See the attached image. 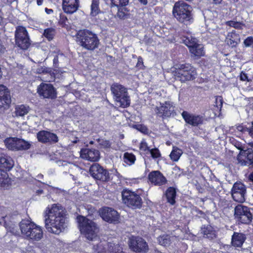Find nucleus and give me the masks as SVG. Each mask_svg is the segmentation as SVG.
Returning <instances> with one entry per match:
<instances>
[{
  "label": "nucleus",
  "instance_id": "obj_1",
  "mask_svg": "<svg viewBox=\"0 0 253 253\" xmlns=\"http://www.w3.org/2000/svg\"><path fill=\"white\" fill-rule=\"evenodd\" d=\"M66 211L61 206L53 204L45 211V227L48 232L59 234L66 227Z\"/></svg>",
  "mask_w": 253,
  "mask_h": 253
},
{
  "label": "nucleus",
  "instance_id": "obj_2",
  "mask_svg": "<svg viewBox=\"0 0 253 253\" xmlns=\"http://www.w3.org/2000/svg\"><path fill=\"white\" fill-rule=\"evenodd\" d=\"M22 236L31 242H38L42 239L43 232L42 227L29 220H22L19 224Z\"/></svg>",
  "mask_w": 253,
  "mask_h": 253
},
{
  "label": "nucleus",
  "instance_id": "obj_3",
  "mask_svg": "<svg viewBox=\"0 0 253 253\" xmlns=\"http://www.w3.org/2000/svg\"><path fill=\"white\" fill-rule=\"evenodd\" d=\"M77 220L81 233L87 240L92 241L97 238L99 228L95 222L82 215L78 216Z\"/></svg>",
  "mask_w": 253,
  "mask_h": 253
},
{
  "label": "nucleus",
  "instance_id": "obj_4",
  "mask_svg": "<svg viewBox=\"0 0 253 253\" xmlns=\"http://www.w3.org/2000/svg\"><path fill=\"white\" fill-rule=\"evenodd\" d=\"M77 42L84 48L93 50L98 47L99 40L97 36L87 30L79 31L77 34Z\"/></svg>",
  "mask_w": 253,
  "mask_h": 253
},
{
  "label": "nucleus",
  "instance_id": "obj_5",
  "mask_svg": "<svg viewBox=\"0 0 253 253\" xmlns=\"http://www.w3.org/2000/svg\"><path fill=\"white\" fill-rule=\"evenodd\" d=\"M192 7L183 1L176 2L173 6L172 13L174 17L181 23L189 22L192 18Z\"/></svg>",
  "mask_w": 253,
  "mask_h": 253
},
{
  "label": "nucleus",
  "instance_id": "obj_6",
  "mask_svg": "<svg viewBox=\"0 0 253 253\" xmlns=\"http://www.w3.org/2000/svg\"><path fill=\"white\" fill-rule=\"evenodd\" d=\"M111 90L114 99L120 106L126 107L129 105V97L125 87L118 84H114L111 87Z\"/></svg>",
  "mask_w": 253,
  "mask_h": 253
},
{
  "label": "nucleus",
  "instance_id": "obj_7",
  "mask_svg": "<svg viewBox=\"0 0 253 253\" xmlns=\"http://www.w3.org/2000/svg\"><path fill=\"white\" fill-rule=\"evenodd\" d=\"M196 72L193 67L189 64H181L175 68L174 76L175 79L185 82L193 80L195 78Z\"/></svg>",
  "mask_w": 253,
  "mask_h": 253
},
{
  "label": "nucleus",
  "instance_id": "obj_8",
  "mask_svg": "<svg viewBox=\"0 0 253 253\" xmlns=\"http://www.w3.org/2000/svg\"><path fill=\"white\" fill-rule=\"evenodd\" d=\"M123 203L132 209L140 208L141 206L142 199L140 196L134 192L125 189L122 192Z\"/></svg>",
  "mask_w": 253,
  "mask_h": 253
},
{
  "label": "nucleus",
  "instance_id": "obj_9",
  "mask_svg": "<svg viewBox=\"0 0 253 253\" xmlns=\"http://www.w3.org/2000/svg\"><path fill=\"white\" fill-rule=\"evenodd\" d=\"M234 145L240 150L237 156L238 164L242 166L249 164L253 158V150L252 148H248V146L246 144H242L240 142L236 141Z\"/></svg>",
  "mask_w": 253,
  "mask_h": 253
},
{
  "label": "nucleus",
  "instance_id": "obj_10",
  "mask_svg": "<svg viewBox=\"0 0 253 253\" xmlns=\"http://www.w3.org/2000/svg\"><path fill=\"white\" fill-rule=\"evenodd\" d=\"M16 44L22 49H27L31 43L28 32L25 27L18 26L15 32Z\"/></svg>",
  "mask_w": 253,
  "mask_h": 253
},
{
  "label": "nucleus",
  "instance_id": "obj_11",
  "mask_svg": "<svg viewBox=\"0 0 253 253\" xmlns=\"http://www.w3.org/2000/svg\"><path fill=\"white\" fill-rule=\"evenodd\" d=\"M4 143L8 149L13 151L27 150L31 146L28 141L17 137L7 138L4 141Z\"/></svg>",
  "mask_w": 253,
  "mask_h": 253
},
{
  "label": "nucleus",
  "instance_id": "obj_12",
  "mask_svg": "<svg viewBox=\"0 0 253 253\" xmlns=\"http://www.w3.org/2000/svg\"><path fill=\"white\" fill-rule=\"evenodd\" d=\"M246 186L241 182H235L232 188L231 193L234 201L238 203H244L245 201Z\"/></svg>",
  "mask_w": 253,
  "mask_h": 253
},
{
  "label": "nucleus",
  "instance_id": "obj_13",
  "mask_svg": "<svg viewBox=\"0 0 253 253\" xmlns=\"http://www.w3.org/2000/svg\"><path fill=\"white\" fill-rule=\"evenodd\" d=\"M235 216L240 222L244 224H249L252 220V214L249 209L241 205L235 207Z\"/></svg>",
  "mask_w": 253,
  "mask_h": 253
},
{
  "label": "nucleus",
  "instance_id": "obj_14",
  "mask_svg": "<svg viewBox=\"0 0 253 253\" xmlns=\"http://www.w3.org/2000/svg\"><path fill=\"white\" fill-rule=\"evenodd\" d=\"M37 93L43 98L53 99L57 97L56 89L50 84H41L38 87Z\"/></svg>",
  "mask_w": 253,
  "mask_h": 253
},
{
  "label": "nucleus",
  "instance_id": "obj_15",
  "mask_svg": "<svg viewBox=\"0 0 253 253\" xmlns=\"http://www.w3.org/2000/svg\"><path fill=\"white\" fill-rule=\"evenodd\" d=\"M160 106H157L155 111L156 113L163 119L169 118L174 114V107L173 103L169 101L160 103Z\"/></svg>",
  "mask_w": 253,
  "mask_h": 253
},
{
  "label": "nucleus",
  "instance_id": "obj_16",
  "mask_svg": "<svg viewBox=\"0 0 253 253\" xmlns=\"http://www.w3.org/2000/svg\"><path fill=\"white\" fill-rule=\"evenodd\" d=\"M129 246L132 251L138 253H145L149 250L148 245L145 240L139 237L131 238Z\"/></svg>",
  "mask_w": 253,
  "mask_h": 253
},
{
  "label": "nucleus",
  "instance_id": "obj_17",
  "mask_svg": "<svg viewBox=\"0 0 253 253\" xmlns=\"http://www.w3.org/2000/svg\"><path fill=\"white\" fill-rule=\"evenodd\" d=\"M100 214L102 219L105 221L113 223H117L119 222V214L112 208H104L101 210Z\"/></svg>",
  "mask_w": 253,
  "mask_h": 253
},
{
  "label": "nucleus",
  "instance_id": "obj_18",
  "mask_svg": "<svg viewBox=\"0 0 253 253\" xmlns=\"http://www.w3.org/2000/svg\"><path fill=\"white\" fill-rule=\"evenodd\" d=\"M91 175L95 179L107 181L109 179V173L98 164H94L89 169Z\"/></svg>",
  "mask_w": 253,
  "mask_h": 253
},
{
  "label": "nucleus",
  "instance_id": "obj_19",
  "mask_svg": "<svg viewBox=\"0 0 253 253\" xmlns=\"http://www.w3.org/2000/svg\"><path fill=\"white\" fill-rule=\"evenodd\" d=\"M37 137L39 142L45 144H55L58 141V137L56 134L46 130L38 132Z\"/></svg>",
  "mask_w": 253,
  "mask_h": 253
},
{
  "label": "nucleus",
  "instance_id": "obj_20",
  "mask_svg": "<svg viewBox=\"0 0 253 253\" xmlns=\"http://www.w3.org/2000/svg\"><path fill=\"white\" fill-rule=\"evenodd\" d=\"M82 158L90 162H97L100 159V152L94 149H84L80 152Z\"/></svg>",
  "mask_w": 253,
  "mask_h": 253
},
{
  "label": "nucleus",
  "instance_id": "obj_21",
  "mask_svg": "<svg viewBox=\"0 0 253 253\" xmlns=\"http://www.w3.org/2000/svg\"><path fill=\"white\" fill-rule=\"evenodd\" d=\"M11 103L9 91L3 85L0 84V108H7Z\"/></svg>",
  "mask_w": 253,
  "mask_h": 253
},
{
  "label": "nucleus",
  "instance_id": "obj_22",
  "mask_svg": "<svg viewBox=\"0 0 253 253\" xmlns=\"http://www.w3.org/2000/svg\"><path fill=\"white\" fill-rule=\"evenodd\" d=\"M150 182L156 185H162L167 183V179L159 171H153L148 175Z\"/></svg>",
  "mask_w": 253,
  "mask_h": 253
},
{
  "label": "nucleus",
  "instance_id": "obj_23",
  "mask_svg": "<svg viewBox=\"0 0 253 253\" xmlns=\"http://www.w3.org/2000/svg\"><path fill=\"white\" fill-rule=\"evenodd\" d=\"M215 104L212 108L208 110V115L210 118H214L216 116H219L222 106L223 99L221 96H216L215 98Z\"/></svg>",
  "mask_w": 253,
  "mask_h": 253
},
{
  "label": "nucleus",
  "instance_id": "obj_24",
  "mask_svg": "<svg viewBox=\"0 0 253 253\" xmlns=\"http://www.w3.org/2000/svg\"><path fill=\"white\" fill-rule=\"evenodd\" d=\"M79 5V0H63V9L67 13L72 14L76 12Z\"/></svg>",
  "mask_w": 253,
  "mask_h": 253
},
{
  "label": "nucleus",
  "instance_id": "obj_25",
  "mask_svg": "<svg viewBox=\"0 0 253 253\" xmlns=\"http://www.w3.org/2000/svg\"><path fill=\"white\" fill-rule=\"evenodd\" d=\"M241 41L240 36L237 34L235 31H232L228 33L225 42L230 47H236Z\"/></svg>",
  "mask_w": 253,
  "mask_h": 253
},
{
  "label": "nucleus",
  "instance_id": "obj_26",
  "mask_svg": "<svg viewBox=\"0 0 253 253\" xmlns=\"http://www.w3.org/2000/svg\"><path fill=\"white\" fill-rule=\"evenodd\" d=\"M181 115L187 123L194 126L201 124L202 121L199 116L193 115L186 111H183Z\"/></svg>",
  "mask_w": 253,
  "mask_h": 253
},
{
  "label": "nucleus",
  "instance_id": "obj_27",
  "mask_svg": "<svg viewBox=\"0 0 253 253\" xmlns=\"http://www.w3.org/2000/svg\"><path fill=\"white\" fill-rule=\"evenodd\" d=\"M14 166L12 159L4 154H0V167L5 170H9Z\"/></svg>",
  "mask_w": 253,
  "mask_h": 253
},
{
  "label": "nucleus",
  "instance_id": "obj_28",
  "mask_svg": "<svg viewBox=\"0 0 253 253\" xmlns=\"http://www.w3.org/2000/svg\"><path fill=\"white\" fill-rule=\"evenodd\" d=\"M246 239V236L243 233L234 232L232 236V245L234 247H240L244 243Z\"/></svg>",
  "mask_w": 253,
  "mask_h": 253
},
{
  "label": "nucleus",
  "instance_id": "obj_29",
  "mask_svg": "<svg viewBox=\"0 0 253 253\" xmlns=\"http://www.w3.org/2000/svg\"><path fill=\"white\" fill-rule=\"evenodd\" d=\"M166 196L167 199V201L171 205H174L175 202V189L171 187H169L166 192Z\"/></svg>",
  "mask_w": 253,
  "mask_h": 253
},
{
  "label": "nucleus",
  "instance_id": "obj_30",
  "mask_svg": "<svg viewBox=\"0 0 253 253\" xmlns=\"http://www.w3.org/2000/svg\"><path fill=\"white\" fill-rule=\"evenodd\" d=\"M190 51L196 56L200 57L204 55V46L202 44L197 43L190 48Z\"/></svg>",
  "mask_w": 253,
  "mask_h": 253
},
{
  "label": "nucleus",
  "instance_id": "obj_31",
  "mask_svg": "<svg viewBox=\"0 0 253 253\" xmlns=\"http://www.w3.org/2000/svg\"><path fill=\"white\" fill-rule=\"evenodd\" d=\"M30 110L29 106L24 105L17 106L15 107V114L16 116H24L27 114Z\"/></svg>",
  "mask_w": 253,
  "mask_h": 253
},
{
  "label": "nucleus",
  "instance_id": "obj_32",
  "mask_svg": "<svg viewBox=\"0 0 253 253\" xmlns=\"http://www.w3.org/2000/svg\"><path fill=\"white\" fill-rule=\"evenodd\" d=\"M99 0H92L91 5L90 14L92 16H95L99 12Z\"/></svg>",
  "mask_w": 253,
  "mask_h": 253
},
{
  "label": "nucleus",
  "instance_id": "obj_33",
  "mask_svg": "<svg viewBox=\"0 0 253 253\" xmlns=\"http://www.w3.org/2000/svg\"><path fill=\"white\" fill-rule=\"evenodd\" d=\"M182 154V151L177 148H174L171 152L169 156L173 161H177Z\"/></svg>",
  "mask_w": 253,
  "mask_h": 253
},
{
  "label": "nucleus",
  "instance_id": "obj_34",
  "mask_svg": "<svg viewBox=\"0 0 253 253\" xmlns=\"http://www.w3.org/2000/svg\"><path fill=\"white\" fill-rule=\"evenodd\" d=\"M124 161L126 164L131 165L134 163L135 157L133 154L126 152L124 155Z\"/></svg>",
  "mask_w": 253,
  "mask_h": 253
},
{
  "label": "nucleus",
  "instance_id": "obj_35",
  "mask_svg": "<svg viewBox=\"0 0 253 253\" xmlns=\"http://www.w3.org/2000/svg\"><path fill=\"white\" fill-rule=\"evenodd\" d=\"M183 42L190 49L197 44L196 39L193 38L191 37L185 38L183 40Z\"/></svg>",
  "mask_w": 253,
  "mask_h": 253
},
{
  "label": "nucleus",
  "instance_id": "obj_36",
  "mask_svg": "<svg viewBox=\"0 0 253 253\" xmlns=\"http://www.w3.org/2000/svg\"><path fill=\"white\" fill-rule=\"evenodd\" d=\"M225 24L227 26H228L231 27H233L237 29H242L243 26H244V24L234 21H228L225 22Z\"/></svg>",
  "mask_w": 253,
  "mask_h": 253
},
{
  "label": "nucleus",
  "instance_id": "obj_37",
  "mask_svg": "<svg viewBox=\"0 0 253 253\" xmlns=\"http://www.w3.org/2000/svg\"><path fill=\"white\" fill-rule=\"evenodd\" d=\"M216 236L215 231L211 226L207 227V238L210 240L213 239Z\"/></svg>",
  "mask_w": 253,
  "mask_h": 253
},
{
  "label": "nucleus",
  "instance_id": "obj_38",
  "mask_svg": "<svg viewBox=\"0 0 253 253\" xmlns=\"http://www.w3.org/2000/svg\"><path fill=\"white\" fill-rule=\"evenodd\" d=\"M112 5L117 7L126 6L128 2V0H110Z\"/></svg>",
  "mask_w": 253,
  "mask_h": 253
},
{
  "label": "nucleus",
  "instance_id": "obj_39",
  "mask_svg": "<svg viewBox=\"0 0 253 253\" xmlns=\"http://www.w3.org/2000/svg\"><path fill=\"white\" fill-rule=\"evenodd\" d=\"M54 33V30L52 28H48L44 30V36L49 41H50L53 38Z\"/></svg>",
  "mask_w": 253,
  "mask_h": 253
},
{
  "label": "nucleus",
  "instance_id": "obj_40",
  "mask_svg": "<svg viewBox=\"0 0 253 253\" xmlns=\"http://www.w3.org/2000/svg\"><path fill=\"white\" fill-rule=\"evenodd\" d=\"M71 170H72L73 172H74L75 173V174H76V175L71 174V175L73 176V179L75 181H76L77 179V174L81 173L82 169L79 167L75 166V165H73L71 168Z\"/></svg>",
  "mask_w": 253,
  "mask_h": 253
},
{
  "label": "nucleus",
  "instance_id": "obj_41",
  "mask_svg": "<svg viewBox=\"0 0 253 253\" xmlns=\"http://www.w3.org/2000/svg\"><path fill=\"white\" fill-rule=\"evenodd\" d=\"M66 57L62 54H59L56 57H54L53 59V65L54 67H57L58 66V63L59 60H62V59H65Z\"/></svg>",
  "mask_w": 253,
  "mask_h": 253
},
{
  "label": "nucleus",
  "instance_id": "obj_42",
  "mask_svg": "<svg viewBox=\"0 0 253 253\" xmlns=\"http://www.w3.org/2000/svg\"><path fill=\"white\" fill-rule=\"evenodd\" d=\"M149 152L152 157L154 159L158 158L161 156L160 152L157 148L151 149Z\"/></svg>",
  "mask_w": 253,
  "mask_h": 253
},
{
  "label": "nucleus",
  "instance_id": "obj_43",
  "mask_svg": "<svg viewBox=\"0 0 253 253\" xmlns=\"http://www.w3.org/2000/svg\"><path fill=\"white\" fill-rule=\"evenodd\" d=\"M210 172L211 173V175H210L211 181L212 182H213V184H212V183L210 184V183H208V184H209V186H211V187H212V188L214 189V188L218 184V181H217V179L214 175L212 176V173L211 170H210Z\"/></svg>",
  "mask_w": 253,
  "mask_h": 253
},
{
  "label": "nucleus",
  "instance_id": "obj_44",
  "mask_svg": "<svg viewBox=\"0 0 253 253\" xmlns=\"http://www.w3.org/2000/svg\"><path fill=\"white\" fill-rule=\"evenodd\" d=\"M159 243L163 246H166L169 243V240L164 236H161L159 238Z\"/></svg>",
  "mask_w": 253,
  "mask_h": 253
},
{
  "label": "nucleus",
  "instance_id": "obj_45",
  "mask_svg": "<svg viewBox=\"0 0 253 253\" xmlns=\"http://www.w3.org/2000/svg\"><path fill=\"white\" fill-rule=\"evenodd\" d=\"M51 69L46 67H41L37 69V72L39 74L50 73Z\"/></svg>",
  "mask_w": 253,
  "mask_h": 253
},
{
  "label": "nucleus",
  "instance_id": "obj_46",
  "mask_svg": "<svg viewBox=\"0 0 253 253\" xmlns=\"http://www.w3.org/2000/svg\"><path fill=\"white\" fill-rule=\"evenodd\" d=\"M139 148L142 151H143L146 153L147 152H149L150 151V149H149L147 144L144 141H142L141 142Z\"/></svg>",
  "mask_w": 253,
  "mask_h": 253
},
{
  "label": "nucleus",
  "instance_id": "obj_47",
  "mask_svg": "<svg viewBox=\"0 0 253 253\" xmlns=\"http://www.w3.org/2000/svg\"><path fill=\"white\" fill-rule=\"evenodd\" d=\"M246 46H250L253 44V37H248L244 42Z\"/></svg>",
  "mask_w": 253,
  "mask_h": 253
},
{
  "label": "nucleus",
  "instance_id": "obj_48",
  "mask_svg": "<svg viewBox=\"0 0 253 253\" xmlns=\"http://www.w3.org/2000/svg\"><path fill=\"white\" fill-rule=\"evenodd\" d=\"M124 10H125V8H118L117 16L120 18H124L126 15Z\"/></svg>",
  "mask_w": 253,
  "mask_h": 253
},
{
  "label": "nucleus",
  "instance_id": "obj_49",
  "mask_svg": "<svg viewBox=\"0 0 253 253\" xmlns=\"http://www.w3.org/2000/svg\"><path fill=\"white\" fill-rule=\"evenodd\" d=\"M240 78L241 81H247L250 82L251 81V80L248 78L247 74H246L244 72H242L240 74Z\"/></svg>",
  "mask_w": 253,
  "mask_h": 253
},
{
  "label": "nucleus",
  "instance_id": "obj_50",
  "mask_svg": "<svg viewBox=\"0 0 253 253\" xmlns=\"http://www.w3.org/2000/svg\"><path fill=\"white\" fill-rule=\"evenodd\" d=\"M7 177V173L3 170L0 169V183L2 182Z\"/></svg>",
  "mask_w": 253,
  "mask_h": 253
},
{
  "label": "nucleus",
  "instance_id": "obj_51",
  "mask_svg": "<svg viewBox=\"0 0 253 253\" xmlns=\"http://www.w3.org/2000/svg\"><path fill=\"white\" fill-rule=\"evenodd\" d=\"M236 129L237 131L240 132H245L246 131L249 132V128L245 127L243 126L239 125L236 127Z\"/></svg>",
  "mask_w": 253,
  "mask_h": 253
},
{
  "label": "nucleus",
  "instance_id": "obj_52",
  "mask_svg": "<svg viewBox=\"0 0 253 253\" xmlns=\"http://www.w3.org/2000/svg\"><path fill=\"white\" fill-rule=\"evenodd\" d=\"M222 0H208V2L214 4H218L221 3Z\"/></svg>",
  "mask_w": 253,
  "mask_h": 253
},
{
  "label": "nucleus",
  "instance_id": "obj_53",
  "mask_svg": "<svg viewBox=\"0 0 253 253\" xmlns=\"http://www.w3.org/2000/svg\"><path fill=\"white\" fill-rule=\"evenodd\" d=\"M249 134L252 138H253V126H252L251 128H249Z\"/></svg>",
  "mask_w": 253,
  "mask_h": 253
},
{
  "label": "nucleus",
  "instance_id": "obj_54",
  "mask_svg": "<svg viewBox=\"0 0 253 253\" xmlns=\"http://www.w3.org/2000/svg\"><path fill=\"white\" fill-rule=\"evenodd\" d=\"M101 145H103L105 147H109L110 146L109 143L108 141H103Z\"/></svg>",
  "mask_w": 253,
  "mask_h": 253
},
{
  "label": "nucleus",
  "instance_id": "obj_55",
  "mask_svg": "<svg viewBox=\"0 0 253 253\" xmlns=\"http://www.w3.org/2000/svg\"><path fill=\"white\" fill-rule=\"evenodd\" d=\"M45 11L47 14H50L53 12V10L51 9H48L47 8H45Z\"/></svg>",
  "mask_w": 253,
  "mask_h": 253
},
{
  "label": "nucleus",
  "instance_id": "obj_56",
  "mask_svg": "<svg viewBox=\"0 0 253 253\" xmlns=\"http://www.w3.org/2000/svg\"><path fill=\"white\" fill-rule=\"evenodd\" d=\"M5 48L0 42V53H2L4 51Z\"/></svg>",
  "mask_w": 253,
  "mask_h": 253
},
{
  "label": "nucleus",
  "instance_id": "obj_57",
  "mask_svg": "<svg viewBox=\"0 0 253 253\" xmlns=\"http://www.w3.org/2000/svg\"><path fill=\"white\" fill-rule=\"evenodd\" d=\"M43 0H37V3L38 5H41L43 3Z\"/></svg>",
  "mask_w": 253,
  "mask_h": 253
},
{
  "label": "nucleus",
  "instance_id": "obj_58",
  "mask_svg": "<svg viewBox=\"0 0 253 253\" xmlns=\"http://www.w3.org/2000/svg\"><path fill=\"white\" fill-rule=\"evenodd\" d=\"M139 1L144 5H146L147 3V0H139Z\"/></svg>",
  "mask_w": 253,
  "mask_h": 253
},
{
  "label": "nucleus",
  "instance_id": "obj_59",
  "mask_svg": "<svg viewBox=\"0 0 253 253\" xmlns=\"http://www.w3.org/2000/svg\"><path fill=\"white\" fill-rule=\"evenodd\" d=\"M248 145L250 147V148H249L248 147V148H252V149L253 150V142L249 143Z\"/></svg>",
  "mask_w": 253,
  "mask_h": 253
},
{
  "label": "nucleus",
  "instance_id": "obj_60",
  "mask_svg": "<svg viewBox=\"0 0 253 253\" xmlns=\"http://www.w3.org/2000/svg\"><path fill=\"white\" fill-rule=\"evenodd\" d=\"M141 128H142L141 129H140L141 131H143V130H145L146 129V127H144V126H141Z\"/></svg>",
  "mask_w": 253,
  "mask_h": 253
},
{
  "label": "nucleus",
  "instance_id": "obj_61",
  "mask_svg": "<svg viewBox=\"0 0 253 253\" xmlns=\"http://www.w3.org/2000/svg\"><path fill=\"white\" fill-rule=\"evenodd\" d=\"M1 21H2V18H1V17L0 16V24L1 23Z\"/></svg>",
  "mask_w": 253,
  "mask_h": 253
},
{
  "label": "nucleus",
  "instance_id": "obj_62",
  "mask_svg": "<svg viewBox=\"0 0 253 253\" xmlns=\"http://www.w3.org/2000/svg\"><path fill=\"white\" fill-rule=\"evenodd\" d=\"M202 233H203L204 235H205L206 233H205V231H202Z\"/></svg>",
  "mask_w": 253,
  "mask_h": 253
}]
</instances>
